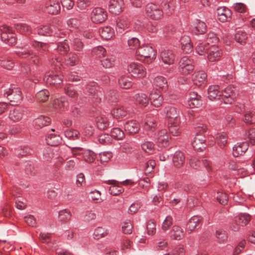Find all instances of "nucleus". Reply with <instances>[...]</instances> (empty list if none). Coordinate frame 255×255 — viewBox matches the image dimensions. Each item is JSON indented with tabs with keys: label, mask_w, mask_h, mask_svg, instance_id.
<instances>
[{
	"label": "nucleus",
	"mask_w": 255,
	"mask_h": 255,
	"mask_svg": "<svg viewBox=\"0 0 255 255\" xmlns=\"http://www.w3.org/2000/svg\"><path fill=\"white\" fill-rule=\"evenodd\" d=\"M100 34L102 38L105 40H109L115 36V31L110 26H105L100 28Z\"/></svg>",
	"instance_id": "nucleus-28"
},
{
	"label": "nucleus",
	"mask_w": 255,
	"mask_h": 255,
	"mask_svg": "<svg viewBox=\"0 0 255 255\" xmlns=\"http://www.w3.org/2000/svg\"><path fill=\"white\" fill-rule=\"evenodd\" d=\"M101 64L105 68L113 67L116 62V58L113 55L105 56L104 58L100 60Z\"/></svg>",
	"instance_id": "nucleus-33"
},
{
	"label": "nucleus",
	"mask_w": 255,
	"mask_h": 255,
	"mask_svg": "<svg viewBox=\"0 0 255 255\" xmlns=\"http://www.w3.org/2000/svg\"><path fill=\"white\" fill-rule=\"evenodd\" d=\"M153 85L156 88L162 90H166L168 87L167 80L162 76H158L155 78L153 81Z\"/></svg>",
	"instance_id": "nucleus-35"
},
{
	"label": "nucleus",
	"mask_w": 255,
	"mask_h": 255,
	"mask_svg": "<svg viewBox=\"0 0 255 255\" xmlns=\"http://www.w3.org/2000/svg\"><path fill=\"white\" fill-rule=\"evenodd\" d=\"M149 99L151 104L157 108L160 107L163 102V98L159 92H152Z\"/></svg>",
	"instance_id": "nucleus-22"
},
{
	"label": "nucleus",
	"mask_w": 255,
	"mask_h": 255,
	"mask_svg": "<svg viewBox=\"0 0 255 255\" xmlns=\"http://www.w3.org/2000/svg\"><path fill=\"white\" fill-rule=\"evenodd\" d=\"M173 224V219L172 217L168 216L164 219L161 225V230L165 232L168 231Z\"/></svg>",
	"instance_id": "nucleus-56"
},
{
	"label": "nucleus",
	"mask_w": 255,
	"mask_h": 255,
	"mask_svg": "<svg viewBox=\"0 0 255 255\" xmlns=\"http://www.w3.org/2000/svg\"><path fill=\"white\" fill-rule=\"evenodd\" d=\"M124 0H111L109 4V11L113 14H120L124 8Z\"/></svg>",
	"instance_id": "nucleus-10"
},
{
	"label": "nucleus",
	"mask_w": 255,
	"mask_h": 255,
	"mask_svg": "<svg viewBox=\"0 0 255 255\" xmlns=\"http://www.w3.org/2000/svg\"><path fill=\"white\" fill-rule=\"evenodd\" d=\"M71 216V213L69 210H62L59 212L58 219L61 222H67L70 220Z\"/></svg>",
	"instance_id": "nucleus-44"
},
{
	"label": "nucleus",
	"mask_w": 255,
	"mask_h": 255,
	"mask_svg": "<svg viewBox=\"0 0 255 255\" xmlns=\"http://www.w3.org/2000/svg\"><path fill=\"white\" fill-rule=\"evenodd\" d=\"M92 54L96 58L102 59L106 55V51L104 48L99 46L94 48L92 50Z\"/></svg>",
	"instance_id": "nucleus-46"
},
{
	"label": "nucleus",
	"mask_w": 255,
	"mask_h": 255,
	"mask_svg": "<svg viewBox=\"0 0 255 255\" xmlns=\"http://www.w3.org/2000/svg\"><path fill=\"white\" fill-rule=\"evenodd\" d=\"M49 118L45 116H40L34 121V124L36 128H40L43 127L48 126L50 123Z\"/></svg>",
	"instance_id": "nucleus-34"
},
{
	"label": "nucleus",
	"mask_w": 255,
	"mask_h": 255,
	"mask_svg": "<svg viewBox=\"0 0 255 255\" xmlns=\"http://www.w3.org/2000/svg\"><path fill=\"white\" fill-rule=\"evenodd\" d=\"M208 98L211 101L220 99L222 92L217 85H213L209 87L208 91Z\"/></svg>",
	"instance_id": "nucleus-26"
},
{
	"label": "nucleus",
	"mask_w": 255,
	"mask_h": 255,
	"mask_svg": "<svg viewBox=\"0 0 255 255\" xmlns=\"http://www.w3.org/2000/svg\"><path fill=\"white\" fill-rule=\"evenodd\" d=\"M141 147L143 150L146 152L150 153L154 149V145L152 142L150 141H145L141 144Z\"/></svg>",
	"instance_id": "nucleus-60"
},
{
	"label": "nucleus",
	"mask_w": 255,
	"mask_h": 255,
	"mask_svg": "<svg viewBox=\"0 0 255 255\" xmlns=\"http://www.w3.org/2000/svg\"><path fill=\"white\" fill-rule=\"evenodd\" d=\"M251 220L250 216L247 214H241L236 217L235 223L231 228L234 231H238L240 226H244L248 224Z\"/></svg>",
	"instance_id": "nucleus-9"
},
{
	"label": "nucleus",
	"mask_w": 255,
	"mask_h": 255,
	"mask_svg": "<svg viewBox=\"0 0 255 255\" xmlns=\"http://www.w3.org/2000/svg\"><path fill=\"white\" fill-rule=\"evenodd\" d=\"M207 77V74L204 71H199L193 75L192 80L195 85L200 86L206 83Z\"/></svg>",
	"instance_id": "nucleus-20"
},
{
	"label": "nucleus",
	"mask_w": 255,
	"mask_h": 255,
	"mask_svg": "<svg viewBox=\"0 0 255 255\" xmlns=\"http://www.w3.org/2000/svg\"><path fill=\"white\" fill-rule=\"evenodd\" d=\"M156 126V123L155 119L151 115L147 116L145 120L144 128L149 130L154 128Z\"/></svg>",
	"instance_id": "nucleus-49"
},
{
	"label": "nucleus",
	"mask_w": 255,
	"mask_h": 255,
	"mask_svg": "<svg viewBox=\"0 0 255 255\" xmlns=\"http://www.w3.org/2000/svg\"><path fill=\"white\" fill-rule=\"evenodd\" d=\"M139 128V124L135 121H128L125 125V129L129 134L137 132Z\"/></svg>",
	"instance_id": "nucleus-27"
},
{
	"label": "nucleus",
	"mask_w": 255,
	"mask_h": 255,
	"mask_svg": "<svg viewBox=\"0 0 255 255\" xmlns=\"http://www.w3.org/2000/svg\"><path fill=\"white\" fill-rule=\"evenodd\" d=\"M79 132L75 129H68L65 132V136L71 139H78L79 136Z\"/></svg>",
	"instance_id": "nucleus-58"
},
{
	"label": "nucleus",
	"mask_w": 255,
	"mask_h": 255,
	"mask_svg": "<svg viewBox=\"0 0 255 255\" xmlns=\"http://www.w3.org/2000/svg\"><path fill=\"white\" fill-rule=\"evenodd\" d=\"M180 120L168 122V128L170 132L174 136H178L181 133Z\"/></svg>",
	"instance_id": "nucleus-31"
},
{
	"label": "nucleus",
	"mask_w": 255,
	"mask_h": 255,
	"mask_svg": "<svg viewBox=\"0 0 255 255\" xmlns=\"http://www.w3.org/2000/svg\"><path fill=\"white\" fill-rule=\"evenodd\" d=\"M6 97L12 105H17L22 100L21 92L17 88L9 89L4 93Z\"/></svg>",
	"instance_id": "nucleus-5"
},
{
	"label": "nucleus",
	"mask_w": 255,
	"mask_h": 255,
	"mask_svg": "<svg viewBox=\"0 0 255 255\" xmlns=\"http://www.w3.org/2000/svg\"><path fill=\"white\" fill-rule=\"evenodd\" d=\"M53 105L55 109L64 111L67 109L68 103L65 99L61 98L55 100Z\"/></svg>",
	"instance_id": "nucleus-39"
},
{
	"label": "nucleus",
	"mask_w": 255,
	"mask_h": 255,
	"mask_svg": "<svg viewBox=\"0 0 255 255\" xmlns=\"http://www.w3.org/2000/svg\"><path fill=\"white\" fill-rule=\"evenodd\" d=\"M90 194L91 198L93 201L97 203H100L102 201L101 193L99 191L95 190L91 191Z\"/></svg>",
	"instance_id": "nucleus-63"
},
{
	"label": "nucleus",
	"mask_w": 255,
	"mask_h": 255,
	"mask_svg": "<svg viewBox=\"0 0 255 255\" xmlns=\"http://www.w3.org/2000/svg\"><path fill=\"white\" fill-rule=\"evenodd\" d=\"M219 40V38L216 34L214 32H211L207 34L205 42L210 47L212 46V45H217Z\"/></svg>",
	"instance_id": "nucleus-38"
},
{
	"label": "nucleus",
	"mask_w": 255,
	"mask_h": 255,
	"mask_svg": "<svg viewBox=\"0 0 255 255\" xmlns=\"http://www.w3.org/2000/svg\"><path fill=\"white\" fill-rule=\"evenodd\" d=\"M111 134V137H113L118 140L122 139L125 136L124 131L118 128L112 129Z\"/></svg>",
	"instance_id": "nucleus-55"
},
{
	"label": "nucleus",
	"mask_w": 255,
	"mask_h": 255,
	"mask_svg": "<svg viewBox=\"0 0 255 255\" xmlns=\"http://www.w3.org/2000/svg\"><path fill=\"white\" fill-rule=\"evenodd\" d=\"M136 56L139 60L150 63L156 58V52L151 46L143 45L137 49Z\"/></svg>",
	"instance_id": "nucleus-1"
},
{
	"label": "nucleus",
	"mask_w": 255,
	"mask_h": 255,
	"mask_svg": "<svg viewBox=\"0 0 255 255\" xmlns=\"http://www.w3.org/2000/svg\"><path fill=\"white\" fill-rule=\"evenodd\" d=\"M243 121L246 124H253L255 123V112L248 111L244 115Z\"/></svg>",
	"instance_id": "nucleus-50"
},
{
	"label": "nucleus",
	"mask_w": 255,
	"mask_h": 255,
	"mask_svg": "<svg viewBox=\"0 0 255 255\" xmlns=\"http://www.w3.org/2000/svg\"><path fill=\"white\" fill-rule=\"evenodd\" d=\"M37 31L39 34L41 35H49L52 33L58 36L57 32V29L53 25H41L37 28Z\"/></svg>",
	"instance_id": "nucleus-24"
},
{
	"label": "nucleus",
	"mask_w": 255,
	"mask_h": 255,
	"mask_svg": "<svg viewBox=\"0 0 255 255\" xmlns=\"http://www.w3.org/2000/svg\"><path fill=\"white\" fill-rule=\"evenodd\" d=\"M130 25L129 20L127 18L122 17L117 21V30L120 33L123 32L125 30L128 29Z\"/></svg>",
	"instance_id": "nucleus-32"
},
{
	"label": "nucleus",
	"mask_w": 255,
	"mask_h": 255,
	"mask_svg": "<svg viewBox=\"0 0 255 255\" xmlns=\"http://www.w3.org/2000/svg\"><path fill=\"white\" fill-rule=\"evenodd\" d=\"M156 163L154 160H149L145 163L144 170L146 174L151 173L154 169Z\"/></svg>",
	"instance_id": "nucleus-61"
},
{
	"label": "nucleus",
	"mask_w": 255,
	"mask_h": 255,
	"mask_svg": "<svg viewBox=\"0 0 255 255\" xmlns=\"http://www.w3.org/2000/svg\"><path fill=\"white\" fill-rule=\"evenodd\" d=\"M122 232L124 234L129 235L132 232L133 226L129 220H126L121 224Z\"/></svg>",
	"instance_id": "nucleus-43"
},
{
	"label": "nucleus",
	"mask_w": 255,
	"mask_h": 255,
	"mask_svg": "<svg viewBox=\"0 0 255 255\" xmlns=\"http://www.w3.org/2000/svg\"><path fill=\"white\" fill-rule=\"evenodd\" d=\"M90 18L95 23H102L107 19L106 11L102 8L96 7L92 10Z\"/></svg>",
	"instance_id": "nucleus-6"
},
{
	"label": "nucleus",
	"mask_w": 255,
	"mask_h": 255,
	"mask_svg": "<svg viewBox=\"0 0 255 255\" xmlns=\"http://www.w3.org/2000/svg\"><path fill=\"white\" fill-rule=\"evenodd\" d=\"M194 28L196 34H203L206 31V25L203 21H197L194 24Z\"/></svg>",
	"instance_id": "nucleus-54"
},
{
	"label": "nucleus",
	"mask_w": 255,
	"mask_h": 255,
	"mask_svg": "<svg viewBox=\"0 0 255 255\" xmlns=\"http://www.w3.org/2000/svg\"><path fill=\"white\" fill-rule=\"evenodd\" d=\"M248 145L246 142L237 143L233 148V154L238 157L243 154L248 149Z\"/></svg>",
	"instance_id": "nucleus-29"
},
{
	"label": "nucleus",
	"mask_w": 255,
	"mask_h": 255,
	"mask_svg": "<svg viewBox=\"0 0 255 255\" xmlns=\"http://www.w3.org/2000/svg\"><path fill=\"white\" fill-rule=\"evenodd\" d=\"M169 237L171 240L179 241L184 237V231L181 227L174 225L168 233Z\"/></svg>",
	"instance_id": "nucleus-13"
},
{
	"label": "nucleus",
	"mask_w": 255,
	"mask_h": 255,
	"mask_svg": "<svg viewBox=\"0 0 255 255\" xmlns=\"http://www.w3.org/2000/svg\"><path fill=\"white\" fill-rule=\"evenodd\" d=\"M47 143L51 146L58 145L61 141V138L58 135L50 134L46 138Z\"/></svg>",
	"instance_id": "nucleus-42"
},
{
	"label": "nucleus",
	"mask_w": 255,
	"mask_h": 255,
	"mask_svg": "<svg viewBox=\"0 0 255 255\" xmlns=\"http://www.w3.org/2000/svg\"><path fill=\"white\" fill-rule=\"evenodd\" d=\"M219 20L222 22L229 21L231 19V11L225 7H220L217 10Z\"/></svg>",
	"instance_id": "nucleus-18"
},
{
	"label": "nucleus",
	"mask_w": 255,
	"mask_h": 255,
	"mask_svg": "<svg viewBox=\"0 0 255 255\" xmlns=\"http://www.w3.org/2000/svg\"><path fill=\"white\" fill-rule=\"evenodd\" d=\"M235 39L238 43L244 44L248 39L247 34L244 31H239L235 34Z\"/></svg>",
	"instance_id": "nucleus-51"
},
{
	"label": "nucleus",
	"mask_w": 255,
	"mask_h": 255,
	"mask_svg": "<svg viewBox=\"0 0 255 255\" xmlns=\"http://www.w3.org/2000/svg\"><path fill=\"white\" fill-rule=\"evenodd\" d=\"M165 115L168 122L180 120L179 110L174 107L169 106L165 108Z\"/></svg>",
	"instance_id": "nucleus-14"
},
{
	"label": "nucleus",
	"mask_w": 255,
	"mask_h": 255,
	"mask_svg": "<svg viewBox=\"0 0 255 255\" xmlns=\"http://www.w3.org/2000/svg\"><path fill=\"white\" fill-rule=\"evenodd\" d=\"M146 12L149 17L155 20L159 19L162 15V11L154 4L147 5L146 7Z\"/></svg>",
	"instance_id": "nucleus-15"
},
{
	"label": "nucleus",
	"mask_w": 255,
	"mask_h": 255,
	"mask_svg": "<svg viewBox=\"0 0 255 255\" xmlns=\"http://www.w3.org/2000/svg\"><path fill=\"white\" fill-rule=\"evenodd\" d=\"M208 47L205 42H199L196 47V52L199 55H205L208 51Z\"/></svg>",
	"instance_id": "nucleus-45"
},
{
	"label": "nucleus",
	"mask_w": 255,
	"mask_h": 255,
	"mask_svg": "<svg viewBox=\"0 0 255 255\" xmlns=\"http://www.w3.org/2000/svg\"><path fill=\"white\" fill-rule=\"evenodd\" d=\"M236 89L232 86H229L222 92L221 100L226 104H231L233 103L236 97Z\"/></svg>",
	"instance_id": "nucleus-7"
},
{
	"label": "nucleus",
	"mask_w": 255,
	"mask_h": 255,
	"mask_svg": "<svg viewBox=\"0 0 255 255\" xmlns=\"http://www.w3.org/2000/svg\"><path fill=\"white\" fill-rule=\"evenodd\" d=\"M207 59L209 61L213 62L218 61L222 56L221 49L218 45H212L208 47Z\"/></svg>",
	"instance_id": "nucleus-8"
},
{
	"label": "nucleus",
	"mask_w": 255,
	"mask_h": 255,
	"mask_svg": "<svg viewBox=\"0 0 255 255\" xmlns=\"http://www.w3.org/2000/svg\"><path fill=\"white\" fill-rule=\"evenodd\" d=\"M49 92L47 90L39 91L36 95V98L39 102H45L49 98Z\"/></svg>",
	"instance_id": "nucleus-53"
},
{
	"label": "nucleus",
	"mask_w": 255,
	"mask_h": 255,
	"mask_svg": "<svg viewBox=\"0 0 255 255\" xmlns=\"http://www.w3.org/2000/svg\"><path fill=\"white\" fill-rule=\"evenodd\" d=\"M120 87L124 89H128L132 86V83L130 77L122 76L119 80Z\"/></svg>",
	"instance_id": "nucleus-37"
},
{
	"label": "nucleus",
	"mask_w": 255,
	"mask_h": 255,
	"mask_svg": "<svg viewBox=\"0 0 255 255\" xmlns=\"http://www.w3.org/2000/svg\"><path fill=\"white\" fill-rule=\"evenodd\" d=\"M108 184L111 186L109 188V191L111 194L116 196L120 195L124 192V189L119 186V182L116 180H109Z\"/></svg>",
	"instance_id": "nucleus-23"
},
{
	"label": "nucleus",
	"mask_w": 255,
	"mask_h": 255,
	"mask_svg": "<svg viewBox=\"0 0 255 255\" xmlns=\"http://www.w3.org/2000/svg\"><path fill=\"white\" fill-rule=\"evenodd\" d=\"M185 156L181 151H176L173 157L172 161L173 165L177 168H181L185 162Z\"/></svg>",
	"instance_id": "nucleus-25"
},
{
	"label": "nucleus",
	"mask_w": 255,
	"mask_h": 255,
	"mask_svg": "<svg viewBox=\"0 0 255 255\" xmlns=\"http://www.w3.org/2000/svg\"><path fill=\"white\" fill-rule=\"evenodd\" d=\"M201 219L200 217L195 216L192 217L188 221L187 224V230L190 233L194 231L199 227Z\"/></svg>",
	"instance_id": "nucleus-30"
},
{
	"label": "nucleus",
	"mask_w": 255,
	"mask_h": 255,
	"mask_svg": "<svg viewBox=\"0 0 255 255\" xmlns=\"http://www.w3.org/2000/svg\"><path fill=\"white\" fill-rule=\"evenodd\" d=\"M47 12L51 14H57L60 10V5L58 0H48L45 3Z\"/></svg>",
	"instance_id": "nucleus-16"
},
{
	"label": "nucleus",
	"mask_w": 255,
	"mask_h": 255,
	"mask_svg": "<svg viewBox=\"0 0 255 255\" xmlns=\"http://www.w3.org/2000/svg\"><path fill=\"white\" fill-rule=\"evenodd\" d=\"M79 61L78 55L75 53H71L68 55V58L66 60L67 64L70 66L77 65Z\"/></svg>",
	"instance_id": "nucleus-57"
},
{
	"label": "nucleus",
	"mask_w": 255,
	"mask_h": 255,
	"mask_svg": "<svg viewBox=\"0 0 255 255\" xmlns=\"http://www.w3.org/2000/svg\"><path fill=\"white\" fill-rule=\"evenodd\" d=\"M63 76L60 73L48 72L44 78L47 84L58 87L63 82Z\"/></svg>",
	"instance_id": "nucleus-3"
},
{
	"label": "nucleus",
	"mask_w": 255,
	"mask_h": 255,
	"mask_svg": "<svg viewBox=\"0 0 255 255\" xmlns=\"http://www.w3.org/2000/svg\"><path fill=\"white\" fill-rule=\"evenodd\" d=\"M132 243L128 239L125 238L121 242V249L122 251L129 250L132 247Z\"/></svg>",
	"instance_id": "nucleus-62"
},
{
	"label": "nucleus",
	"mask_w": 255,
	"mask_h": 255,
	"mask_svg": "<svg viewBox=\"0 0 255 255\" xmlns=\"http://www.w3.org/2000/svg\"><path fill=\"white\" fill-rule=\"evenodd\" d=\"M23 117L22 111L20 109H14L10 111L9 114V118L14 122L20 121Z\"/></svg>",
	"instance_id": "nucleus-40"
},
{
	"label": "nucleus",
	"mask_w": 255,
	"mask_h": 255,
	"mask_svg": "<svg viewBox=\"0 0 255 255\" xmlns=\"http://www.w3.org/2000/svg\"><path fill=\"white\" fill-rule=\"evenodd\" d=\"M108 234V230L102 227L97 228L94 232V237L96 239H99L107 236Z\"/></svg>",
	"instance_id": "nucleus-52"
},
{
	"label": "nucleus",
	"mask_w": 255,
	"mask_h": 255,
	"mask_svg": "<svg viewBox=\"0 0 255 255\" xmlns=\"http://www.w3.org/2000/svg\"><path fill=\"white\" fill-rule=\"evenodd\" d=\"M155 139L158 145L165 147L168 145L169 136L166 129H162L156 134Z\"/></svg>",
	"instance_id": "nucleus-12"
},
{
	"label": "nucleus",
	"mask_w": 255,
	"mask_h": 255,
	"mask_svg": "<svg viewBox=\"0 0 255 255\" xmlns=\"http://www.w3.org/2000/svg\"><path fill=\"white\" fill-rule=\"evenodd\" d=\"M98 139L99 142L102 144L109 143L112 141L111 135L106 133L101 134L99 136Z\"/></svg>",
	"instance_id": "nucleus-64"
},
{
	"label": "nucleus",
	"mask_w": 255,
	"mask_h": 255,
	"mask_svg": "<svg viewBox=\"0 0 255 255\" xmlns=\"http://www.w3.org/2000/svg\"><path fill=\"white\" fill-rule=\"evenodd\" d=\"M180 42L181 48L184 53H189L192 51L193 46L189 36L184 35L182 36Z\"/></svg>",
	"instance_id": "nucleus-19"
},
{
	"label": "nucleus",
	"mask_w": 255,
	"mask_h": 255,
	"mask_svg": "<svg viewBox=\"0 0 255 255\" xmlns=\"http://www.w3.org/2000/svg\"><path fill=\"white\" fill-rule=\"evenodd\" d=\"M194 68L192 59L188 57H183L179 62V71L183 75H186L192 72Z\"/></svg>",
	"instance_id": "nucleus-4"
},
{
	"label": "nucleus",
	"mask_w": 255,
	"mask_h": 255,
	"mask_svg": "<svg viewBox=\"0 0 255 255\" xmlns=\"http://www.w3.org/2000/svg\"><path fill=\"white\" fill-rule=\"evenodd\" d=\"M128 70L132 77L138 79L143 78L146 75L145 68L138 63H130L128 66Z\"/></svg>",
	"instance_id": "nucleus-2"
},
{
	"label": "nucleus",
	"mask_w": 255,
	"mask_h": 255,
	"mask_svg": "<svg viewBox=\"0 0 255 255\" xmlns=\"http://www.w3.org/2000/svg\"><path fill=\"white\" fill-rule=\"evenodd\" d=\"M113 117L117 119H122L127 116V112L123 107L114 108L111 111Z\"/></svg>",
	"instance_id": "nucleus-36"
},
{
	"label": "nucleus",
	"mask_w": 255,
	"mask_h": 255,
	"mask_svg": "<svg viewBox=\"0 0 255 255\" xmlns=\"http://www.w3.org/2000/svg\"><path fill=\"white\" fill-rule=\"evenodd\" d=\"M160 56L162 61L165 64L172 65L174 62L175 56L170 50H163L161 51Z\"/></svg>",
	"instance_id": "nucleus-21"
},
{
	"label": "nucleus",
	"mask_w": 255,
	"mask_h": 255,
	"mask_svg": "<svg viewBox=\"0 0 255 255\" xmlns=\"http://www.w3.org/2000/svg\"><path fill=\"white\" fill-rule=\"evenodd\" d=\"M82 153L83 157L87 163H92L96 159V154L90 150H85Z\"/></svg>",
	"instance_id": "nucleus-48"
},
{
	"label": "nucleus",
	"mask_w": 255,
	"mask_h": 255,
	"mask_svg": "<svg viewBox=\"0 0 255 255\" xmlns=\"http://www.w3.org/2000/svg\"><path fill=\"white\" fill-rule=\"evenodd\" d=\"M134 103L140 108L146 107L149 104V99L147 95L143 93H139L133 96Z\"/></svg>",
	"instance_id": "nucleus-17"
},
{
	"label": "nucleus",
	"mask_w": 255,
	"mask_h": 255,
	"mask_svg": "<svg viewBox=\"0 0 255 255\" xmlns=\"http://www.w3.org/2000/svg\"><path fill=\"white\" fill-rule=\"evenodd\" d=\"M218 145L222 148L225 147L228 143V136L226 133H222L218 134L216 137Z\"/></svg>",
	"instance_id": "nucleus-47"
},
{
	"label": "nucleus",
	"mask_w": 255,
	"mask_h": 255,
	"mask_svg": "<svg viewBox=\"0 0 255 255\" xmlns=\"http://www.w3.org/2000/svg\"><path fill=\"white\" fill-rule=\"evenodd\" d=\"M96 125L99 129L104 130L109 127V123L106 117L99 116L96 119Z\"/></svg>",
	"instance_id": "nucleus-41"
},
{
	"label": "nucleus",
	"mask_w": 255,
	"mask_h": 255,
	"mask_svg": "<svg viewBox=\"0 0 255 255\" xmlns=\"http://www.w3.org/2000/svg\"><path fill=\"white\" fill-rule=\"evenodd\" d=\"M192 144L195 150L197 151L203 150L206 146L205 136L201 134H196Z\"/></svg>",
	"instance_id": "nucleus-11"
},
{
	"label": "nucleus",
	"mask_w": 255,
	"mask_h": 255,
	"mask_svg": "<svg viewBox=\"0 0 255 255\" xmlns=\"http://www.w3.org/2000/svg\"><path fill=\"white\" fill-rule=\"evenodd\" d=\"M69 50V47L66 42H62L58 45L57 50L60 54L66 53Z\"/></svg>",
	"instance_id": "nucleus-59"
}]
</instances>
